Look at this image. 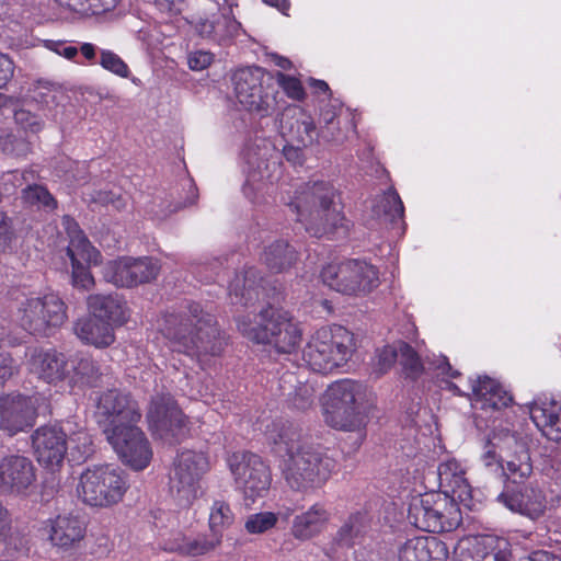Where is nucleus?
I'll list each match as a JSON object with an SVG mask.
<instances>
[{"label":"nucleus","mask_w":561,"mask_h":561,"mask_svg":"<svg viewBox=\"0 0 561 561\" xmlns=\"http://www.w3.org/2000/svg\"><path fill=\"white\" fill-rule=\"evenodd\" d=\"M335 191L325 182L301 185L286 203L295 220L312 237L347 231V220L334 201Z\"/></svg>","instance_id":"obj_3"},{"label":"nucleus","mask_w":561,"mask_h":561,"mask_svg":"<svg viewBox=\"0 0 561 561\" xmlns=\"http://www.w3.org/2000/svg\"><path fill=\"white\" fill-rule=\"evenodd\" d=\"M364 517L360 514L350 516L337 531L336 539L343 546H351L364 531Z\"/></svg>","instance_id":"obj_46"},{"label":"nucleus","mask_w":561,"mask_h":561,"mask_svg":"<svg viewBox=\"0 0 561 561\" xmlns=\"http://www.w3.org/2000/svg\"><path fill=\"white\" fill-rule=\"evenodd\" d=\"M439 486L443 495H449L454 501L466 502L471 497L470 485L465 478L461 465L455 459H448L439 463L437 468Z\"/></svg>","instance_id":"obj_31"},{"label":"nucleus","mask_w":561,"mask_h":561,"mask_svg":"<svg viewBox=\"0 0 561 561\" xmlns=\"http://www.w3.org/2000/svg\"><path fill=\"white\" fill-rule=\"evenodd\" d=\"M398 359L408 377L416 378L423 371V365L417 353L405 342H399Z\"/></svg>","instance_id":"obj_43"},{"label":"nucleus","mask_w":561,"mask_h":561,"mask_svg":"<svg viewBox=\"0 0 561 561\" xmlns=\"http://www.w3.org/2000/svg\"><path fill=\"white\" fill-rule=\"evenodd\" d=\"M147 421L153 435L169 444L179 442L186 434L183 413L170 394L151 398Z\"/></svg>","instance_id":"obj_14"},{"label":"nucleus","mask_w":561,"mask_h":561,"mask_svg":"<svg viewBox=\"0 0 561 561\" xmlns=\"http://www.w3.org/2000/svg\"><path fill=\"white\" fill-rule=\"evenodd\" d=\"M197 197H198L197 188L193 184H190L188 197H187L186 202H184L183 204H176L174 206H172L171 204H168V206H164L161 204V205H159L160 209L156 210L152 208L151 213L159 218H164L168 215H170L174 211H178L179 209H181L183 207L193 205L195 203V201L197 199Z\"/></svg>","instance_id":"obj_57"},{"label":"nucleus","mask_w":561,"mask_h":561,"mask_svg":"<svg viewBox=\"0 0 561 561\" xmlns=\"http://www.w3.org/2000/svg\"><path fill=\"white\" fill-rule=\"evenodd\" d=\"M488 449L484 451V454L481 457V460L483 465L486 468H492L495 466L496 468H501V459L497 458L496 451L494 449V446L492 444H488Z\"/></svg>","instance_id":"obj_63"},{"label":"nucleus","mask_w":561,"mask_h":561,"mask_svg":"<svg viewBox=\"0 0 561 561\" xmlns=\"http://www.w3.org/2000/svg\"><path fill=\"white\" fill-rule=\"evenodd\" d=\"M44 531L54 546L68 549L83 539L85 525L78 516L65 514L48 519Z\"/></svg>","instance_id":"obj_25"},{"label":"nucleus","mask_w":561,"mask_h":561,"mask_svg":"<svg viewBox=\"0 0 561 561\" xmlns=\"http://www.w3.org/2000/svg\"><path fill=\"white\" fill-rule=\"evenodd\" d=\"M164 335L178 352L195 358L201 365L219 356L226 344L215 316L198 302H190L179 313L169 314Z\"/></svg>","instance_id":"obj_2"},{"label":"nucleus","mask_w":561,"mask_h":561,"mask_svg":"<svg viewBox=\"0 0 561 561\" xmlns=\"http://www.w3.org/2000/svg\"><path fill=\"white\" fill-rule=\"evenodd\" d=\"M94 415L107 435L112 431L137 424L141 419V410L130 393L114 388L100 393Z\"/></svg>","instance_id":"obj_11"},{"label":"nucleus","mask_w":561,"mask_h":561,"mask_svg":"<svg viewBox=\"0 0 561 561\" xmlns=\"http://www.w3.org/2000/svg\"><path fill=\"white\" fill-rule=\"evenodd\" d=\"M37 461L50 470L58 468L67 453V434L58 425H44L32 435Z\"/></svg>","instance_id":"obj_19"},{"label":"nucleus","mask_w":561,"mask_h":561,"mask_svg":"<svg viewBox=\"0 0 561 561\" xmlns=\"http://www.w3.org/2000/svg\"><path fill=\"white\" fill-rule=\"evenodd\" d=\"M362 394V386L353 380L344 379L332 383L323 399L325 422L337 430H360L365 424V416L359 408Z\"/></svg>","instance_id":"obj_6"},{"label":"nucleus","mask_w":561,"mask_h":561,"mask_svg":"<svg viewBox=\"0 0 561 561\" xmlns=\"http://www.w3.org/2000/svg\"><path fill=\"white\" fill-rule=\"evenodd\" d=\"M32 100L43 108L51 110L64 98L62 91L55 84L46 81H37L32 90Z\"/></svg>","instance_id":"obj_42"},{"label":"nucleus","mask_w":561,"mask_h":561,"mask_svg":"<svg viewBox=\"0 0 561 561\" xmlns=\"http://www.w3.org/2000/svg\"><path fill=\"white\" fill-rule=\"evenodd\" d=\"M119 458L136 470L146 468L152 457V451L144 432L133 424L126 428L116 430L105 435Z\"/></svg>","instance_id":"obj_17"},{"label":"nucleus","mask_w":561,"mask_h":561,"mask_svg":"<svg viewBox=\"0 0 561 561\" xmlns=\"http://www.w3.org/2000/svg\"><path fill=\"white\" fill-rule=\"evenodd\" d=\"M213 62V54L208 51H194L188 55L187 64L191 70L201 71Z\"/></svg>","instance_id":"obj_58"},{"label":"nucleus","mask_w":561,"mask_h":561,"mask_svg":"<svg viewBox=\"0 0 561 561\" xmlns=\"http://www.w3.org/2000/svg\"><path fill=\"white\" fill-rule=\"evenodd\" d=\"M280 130L288 142L302 147L312 146L320 136L312 116L299 105L285 108L280 117Z\"/></svg>","instance_id":"obj_20"},{"label":"nucleus","mask_w":561,"mask_h":561,"mask_svg":"<svg viewBox=\"0 0 561 561\" xmlns=\"http://www.w3.org/2000/svg\"><path fill=\"white\" fill-rule=\"evenodd\" d=\"M408 519L423 531L443 533L460 525L461 513L449 495L425 493L411 500Z\"/></svg>","instance_id":"obj_7"},{"label":"nucleus","mask_w":561,"mask_h":561,"mask_svg":"<svg viewBox=\"0 0 561 561\" xmlns=\"http://www.w3.org/2000/svg\"><path fill=\"white\" fill-rule=\"evenodd\" d=\"M314 398V389L310 385H304L296 390L293 404L296 409L305 411L313 405Z\"/></svg>","instance_id":"obj_56"},{"label":"nucleus","mask_w":561,"mask_h":561,"mask_svg":"<svg viewBox=\"0 0 561 561\" xmlns=\"http://www.w3.org/2000/svg\"><path fill=\"white\" fill-rule=\"evenodd\" d=\"M15 123L24 130L37 133L42 129L43 122L34 113L25 108H19L14 112Z\"/></svg>","instance_id":"obj_53"},{"label":"nucleus","mask_w":561,"mask_h":561,"mask_svg":"<svg viewBox=\"0 0 561 561\" xmlns=\"http://www.w3.org/2000/svg\"><path fill=\"white\" fill-rule=\"evenodd\" d=\"M236 98L249 112L267 116L276 104L275 96L270 94L265 84V71L261 67H244L232 76Z\"/></svg>","instance_id":"obj_12"},{"label":"nucleus","mask_w":561,"mask_h":561,"mask_svg":"<svg viewBox=\"0 0 561 561\" xmlns=\"http://www.w3.org/2000/svg\"><path fill=\"white\" fill-rule=\"evenodd\" d=\"M505 445L500 456L503 476L512 483L522 484L533 472L528 448L514 436H508Z\"/></svg>","instance_id":"obj_22"},{"label":"nucleus","mask_w":561,"mask_h":561,"mask_svg":"<svg viewBox=\"0 0 561 561\" xmlns=\"http://www.w3.org/2000/svg\"><path fill=\"white\" fill-rule=\"evenodd\" d=\"M30 370L48 383L69 381L70 358L55 350H33Z\"/></svg>","instance_id":"obj_23"},{"label":"nucleus","mask_w":561,"mask_h":561,"mask_svg":"<svg viewBox=\"0 0 561 561\" xmlns=\"http://www.w3.org/2000/svg\"><path fill=\"white\" fill-rule=\"evenodd\" d=\"M100 64L102 67L113 73L126 78L128 76V66L123 61V59L110 50H104L101 53Z\"/></svg>","instance_id":"obj_52"},{"label":"nucleus","mask_w":561,"mask_h":561,"mask_svg":"<svg viewBox=\"0 0 561 561\" xmlns=\"http://www.w3.org/2000/svg\"><path fill=\"white\" fill-rule=\"evenodd\" d=\"M216 13L211 18H199L195 23V30L199 36L214 41Z\"/></svg>","instance_id":"obj_59"},{"label":"nucleus","mask_w":561,"mask_h":561,"mask_svg":"<svg viewBox=\"0 0 561 561\" xmlns=\"http://www.w3.org/2000/svg\"><path fill=\"white\" fill-rule=\"evenodd\" d=\"M328 518L325 508L321 504H314L307 512L295 517L293 534L299 539L311 538L321 530Z\"/></svg>","instance_id":"obj_37"},{"label":"nucleus","mask_w":561,"mask_h":561,"mask_svg":"<svg viewBox=\"0 0 561 561\" xmlns=\"http://www.w3.org/2000/svg\"><path fill=\"white\" fill-rule=\"evenodd\" d=\"M87 263L71 265L72 285L77 288L89 290L94 285V278L88 270Z\"/></svg>","instance_id":"obj_54"},{"label":"nucleus","mask_w":561,"mask_h":561,"mask_svg":"<svg viewBox=\"0 0 561 561\" xmlns=\"http://www.w3.org/2000/svg\"><path fill=\"white\" fill-rule=\"evenodd\" d=\"M306 147H302V146H298L296 144H293V142H288L284 149H283V153L285 156V158L289 161V162H293L295 164H301L302 161H304V149Z\"/></svg>","instance_id":"obj_61"},{"label":"nucleus","mask_w":561,"mask_h":561,"mask_svg":"<svg viewBox=\"0 0 561 561\" xmlns=\"http://www.w3.org/2000/svg\"><path fill=\"white\" fill-rule=\"evenodd\" d=\"M529 414L546 437L556 442L561 439V405L556 401L535 400L529 407Z\"/></svg>","instance_id":"obj_32"},{"label":"nucleus","mask_w":561,"mask_h":561,"mask_svg":"<svg viewBox=\"0 0 561 561\" xmlns=\"http://www.w3.org/2000/svg\"><path fill=\"white\" fill-rule=\"evenodd\" d=\"M447 556L446 545L436 537H417L400 547L398 561H445Z\"/></svg>","instance_id":"obj_29"},{"label":"nucleus","mask_w":561,"mask_h":561,"mask_svg":"<svg viewBox=\"0 0 561 561\" xmlns=\"http://www.w3.org/2000/svg\"><path fill=\"white\" fill-rule=\"evenodd\" d=\"M11 527V517L8 510L0 502V541H2Z\"/></svg>","instance_id":"obj_64"},{"label":"nucleus","mask_w":561,"mask_h":561,"mask_svg":"<svg viewBox=\"0 0 561 561\" xmlns=\"http://www.w3.org/2000/svg\"><path fill=\"white\" fill-rule=\"evenodd\" d=\"M128 489L122 470L112 465L87 468L80 476L77 492L82 501L95 507L118 503Z\"/></svg>","instance_id":"obj_8"},{"label":"nucleus","mask_w":561,"mask_h":561,"mask_svg":"<svg viewBox=\"0 0 561 561\" xmlns=\"http://www.w3.org/2000/svg\"><path fill=\"white\" fill-rule=\"evenodd\" d=\"M512 553L506 539L483 536L468 547L462 548L455 561H511Z\"/></svg>","instance_id":"obj_26"},{"label":"nucleus","mask_w":561,"mask_h":561,"mask_svg":"<svg viewBox=\"0 0 561 561\" xmlns=\"http://www.w3.org/2000/svg\"><path fill=\"white\" fill-rule=\"evenodd\" d=\"M90 317H95L104 321L122 322L125 319L123 305L117 297L112 295H91L88 298Z\"/></svg>","instance_id":"obj_38"},{"label":"nucleus","mask_w":561,"mask_h":561,"mask_svg":"<svg viewBox=\"0 0 561 561\" xmlns=\"http://www.w3.org/2000/svg\"><path fill=\"white\" fill-rule=\"evenodd\" d=\"M160 266L150 257H121L108 261L102 268L103 278L117 287L149 283L158 276Z\"/></svg>","instance_id":"obj_15"},{"label":"nucleus","mask_w":561,"mask_h":561,"mask_svg":"<svg viewBox=\"0 0 561 561\" xmlns=\"http://www.w3.org/2000/svg\"><path fill=\"white\" fill-rule=\"evenodd\" d=\"M22 311L21 324L33 335H49L67 319L64 301L54 294L28 299Z\"/></svg>","instance_id":"obj_13"},{"label":"nucleus","mask_w":561,"mask_h":561,"mask_svg":"<svg viewBox=\"0 0 561 561\" xmlns=\"http://www.w3.org/2000/svg\"><path fill=\"white\" fill-rule=\"evenodd\" d=\"M257 271L249 267L243 275H236L229 285V295L232 304L250 306L259 298L257 290Z\"/></svg>","instance_id":"obj_36"},{"label":"nucleus","mask_w":561,"mask_h":561,"mask_svg":"<svg viewBox=\"0 0 561 561\" xmlns=\"http://www.w3.org/2000/svg\"><path fill=\"white\" fill-rule=\"evenodd\" d=\"M472 403L476 409L496 411L511 404L512 396L494 379L479 376L472 382Z\"/></svg>","instance_id":"obj_27"},{"label":"nucleus","mask_w":561,"mask_h":561,"mask_svg":"<svg viewBox=\"0 0 561 561\" xmlns=\"http://www.w3.org/2000/svg\"><path fill=\"white\" fill-rule=\"evenodd\" d=\"M34 481L35 467L30 458L10 455L0 460V492L20 493Z\"/></svg>","instance_id":"obj_21"},{"label":"nucleus","mask_w":561,"mask_h":561,"mask_svg":"<svg viewBox=\"0 0 561 561\" xmlns=\"http://www.w3.org/2000/svg\"><path fill=\"white\" fill-rule=\"evenodd\" d=\"M243 336L259 344H268L278 353L289 354L300 344L302 331L290 314L282 309L267 306L253 316L238 320Z\"/></svg>","instance_id":"obj_4"},{"label":"nucleus","mask_w":561,"mask_h":561,"mask_svg":"<svg viewBox=\"0 0 561 561\" xmlns=\"http://www.w3.org/2000/svg\"><path fill=\"white\" fill-rule=\"evenodd\" d=\"M270 439L280 457L283 478L296 492L308 493L321 488L336 468L332 457L305 442L293 425H282Z\"/></svg>","instance_id":"obj_1"},{"label":"nucleus","mask_w":561,"mask_h":561,"mask_svg":"<svg viewBox=\"0 0 561 561\" xmlns=\"http://www.w3.org/2000/svg\"><path fill=\"white\" fill-rule=\"evenodd\" d=\"M321 278L330 288L345 295L369 293L379 282L375 266L360 260L328 264L321 271Z\"/></svg>","instance_id":"obj_9"},{"label":"nucleus","mask_w":561,"mask_h":561,"mask_svg":"<svg viewBox=\"0 0 561 561\" xmlns=\"http://www.w3.org/2000/svg\"><path fill=\"white\" fill-rule=\"evenodd\" d=\"M228 466L236 488L242 492L245 501L254 503L267 494L272 474L260 456L245 451L234 453L229 456Z\"/></svg>","instance_id":"obj_10"},{"label":"nucleus","mask_w":561,"mask_h":561,"mask_svg":"<svg viewBox=\"0 0 561 561\" xmlns=\"http://www.w3.org/2000/svg\"><path fill=\"white\" fill-rule=\"evenodd\" d=\"M23 198L26 203L33 206L42 207L44 209H55L57 206L56 199L53 195L42 185H30L23 190Z\"/></svg>","instance_id":"obj_44"},{"label":"nucleus","mask_w":561,"mask_h":561,"mask_svg":"<svg viewBox=\"0 0 561 561\" xmlns=\"http://www.w3.org/2000/svg\"><path fill=\"white\" fill-rule=\"evenodd\" d=\"M321 119L324 126L319 131L320 136L327 141H341L340 129L335 124L336 112L333 108H325L321 113Z\"/></svg>","instance_id":"obj_51"},{"label":"nucleus","mask_w":561,"mask_h":561,"mask_svg":"<svg viewBox=\"0 0 561 561\" xmlns=\"http://www.w3.org/2000/svg\"><path fill=\"white\" fill-rule=\"evenodd\" d=\"M271 147L267 144L251 145L244 150V159L248 165L247 184L253 188H260L265 183L272 182L277 171V162L270 158Z\"/></svg>","instance_id":"obj_24"},{"label":"nucleus","mask_w":561,"mask_h":561,"mask_svg":"<svg viewBox=\"0 0 561 561\" xmlns=\"http://www.w3.org/2000/svg\"><path fill=\"white\" fill-rule=\"evenodd\" d=\"M67 255L71 261V265H75V263L98 264L101 256L100 252L83 233H77L72 237L67 247Z\"/></svg>","instance_id":"obj_40"},{"label":"nucleus","mask_w":561,"mask_h":561,"mask_svg":"<svg viewBox=\"0 0 561 561\" xmlns=\"http://www.w3.org/2000/svg\"><path fill=\"white\" fill-rule=\"evenodd\" d=\"M14 238L12 219L0 210V253L5 252Z\"/></svg>","instance_id":"obj_55"},{"label":"nucleus","mask_w":561,"mask_h":561,"mask_svg":"<svg viewBox=\"0 0 561 561\" xmlns=\"http://www.w3.org/2000/svg\"><path fill=\"white\" fill-rule=\"evenodd\" d=\"M14 73V64L12 59L0 53V89L5 87L7 83L12 79Z\"/></svg>","instance_id":"obj_60"},{"label":"nucleus","mask_w":561,"mask_h":561,"mask_svg":"<svg viewBox=\"0 0 561 561\" xmlns=\"http://www.w3.org/2000/svg\"><path fill=\"white\" fill-rule=\"evenodd\" d=\"M0 149L7 156L20 158L31 151V145L24 137L8 133L0 136Z\"/></svg>","instance_id":"obj_45"},{"label":"nucleus","mask_w":561,"mask_h":561,"mask_svg":"<svg viewBox=\"0 0 561 561\" xmlns=\"http://www.w3.org/2000/svg\"><path fill=\"white\" fill-rule=\"evenodd\" d=\"M354 347V335L347 329L341 325L323 327L304 347L302 359L313 371L329 374L346 364Z\"/></svg>","instance_id":"obj_5"},{"label":"nucleus","mask_w":561,"mask_h":561,"mask_svg":"<svg viewBox=\"0 0 561 561\" xmlns=\"http://www.w3.org/2000/svg\"><path fill=\"white\" fill-rule=\"evenodd\" d=\"M234 522V514L229 505L224 500H215L209 508V531L211 535H217L218 539L222 541V534L225 529L229 528Z\"/></svg>","instance_id":"obj_41"},{"label":"nucleus","mask_w":561,"mask_h":561,"mask_svg":"<svg viewBox=\"0 0 561 561\" xmlns=\"http://www.w3.org/2000/svg\"><path fill=\"white\" fill-rule=\"evenodd\" d=\"M240 26V23L232 15L226 13H216V33L214 35V41L221 43L234 36L238 33Z\"/></svg>","instance_id":"obj_47"},{"label":"nucleus","mask_w":561,"mask_h":561,"mask_svg":"<svg viewBox=\"0 0 561 561\" xmlns=\"http://www.w3.org/2000/svg\"><path fill=\"white\" fill-rule=\"evenodd\" d=\"M36 416L34 398L18 394L7 397L0 402V430L8 436L33 427Z\"/></svg>","instance_id":"obj_18"},{"label":"nucleus","mask_w":561,"mask_h":561,"mask_svg":"<svg viewBox=\"0 0 561 561\" xmlns=\"http://www.w3.org/2000/svg\"><path fill=\"white\" fill-rule=\"evenodd\" d=\"M221 545L217 535L198 534L197 536L179 535L165 543L164 549L184 557H201L216 550Z\"/></svg>","instance_id":"obj_34"},{"label":"nucleus","mask_w":561,"mask_h":561,"mask_svg":"<svg viewBox=\"0 0 561 561\" xmlns=\"http://www.w3.org/2000/svg\"><path fill=\"white\" fill-rule=\"evenodd\" d=\"M398 356L399 343L383 346L377 352L376 362L374 364V374H376L377 377L386 374L393 366Z\"/></svg>","instance_id":"obj_48"},{"label":"nucleus","mask_w":561,"mask_h":561,"mask_svg":"<svg viewBox=\"0 0 561 561\" xmlns=\"http://www.w3.org/2000/svg\"><path fill=\"white\" fill-rule=\"evenodd\" d=\"M371 211L381 222L393 224L402 219L404 207L398 193L390 190L375 201Z\"/></svg>","instance_id":"obj_39"},{"label":"nucleus","mask_w":561,"mask_h":561,"mask_svg":"<svg viewBox=\"0 0 561 561\" xmlns=\"http://www.w3.org/2000/svg\"><path fill=\"white\" fill-rule=\"evenodd\" d=\"M16 370L13 358L9 354H0V381L10 378Z\"/></svg>","instance_id":"obj_62"},{"label":"nucleus","mask_w":561,"mask_h":561,"mask_svg":"<svg viewBox=\"0 0 561 561\" xmlns=\"http://www.w3.org/2000/svg\"><path fill=\"white\" fill-rule=\"evenodd\" d=\"M209 470V461L202 451L183 450L178 455L171 478V488L186 501L197 496L199 481Z\"/></svg>","instance_id":"obj_16"},{"label":"nucleus","mask_w":561,"mask_h":561,"mask_svg":"<svg viewBox=\"0 0 561 561\" xmlns=\"http://www.w3.org/2000/svg\"><path fill=\"white\" fill-rule=\"evenodd\" d=\"M277 515L272 512L252 514L245 522V529L250 534H262L275 526Z\"/></svg>","instance_id":"obj_49"},{"label":"nucleus","mask_w":561,"mask_h":561,"mask_svg":"<svg viewBox=\"0 0 561 561\" xmlns=\"http://www.w3.org/2000/svg\"><path fill=\"white\" fill-rule=\"evenodd\" d=\"M277 84L283 89L285 94L296 101H301L305 99V89L299 79L285 75L280 71H277L275 75Z\"/></svg>","instance_id":"obj_50"},{"label":"nucleus","mask_w":561,"mask_h":561,"mask_svg":"<svg viewBox=\"0 0 561 561\" xmlns=\"http://www.w3.org/2000/svg\"><path fill=\"white\" fill-rule=\"evenodd\" d=\"M73 332L84 344L99 348L110 346L115 339L111 323L90 316L76 321Z\"/></svg>","instance_id":"obj_33"},{"label":"nucleus","mask_w":561,"mask_h":561,"mask_svg":"<svg viewBox=\"0 0 561 561\" xmlns=\"http://www.w3.org/2000/svg\"><path fill=\"white\" fill-rule=\"evenodd\" d=\"M510 511L526 515L531 519L540 517L546 510V497L540 490L524 488L520 491H504L497 496Z\"/></svg>","instance_id":"obj_28"},{"label":"nucleus","mask_w":561,"mask_h":561,"mask_svg":"<svg viewBox=\"0 0 561 561\" xmlns=\"http://www.w3.org/2000/svg\"><path fill=\"white\" fill-rule=\"evenodd\" d=\"M110 375V369L88 355L70 357V376L68 386L99 387L104 383V378Z\"/></svg>","instance_id":"obj_30"},{"label":"nucleus","mask_w":561,"mask_h":561,"mask_svg":"<svg viewBox=\"0 0 561 561\" xmlns=\"http://www.w3.org/2000/svg\"><path fill=\"white\" fill-rule=\"evenodd\" d=\"M298 260V252L285 240H275L266 245L261 261L273 273H282L291 268Z\"/></svg>","instance_id":"obj_35"}]
</instances>
